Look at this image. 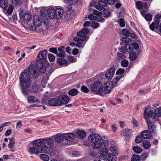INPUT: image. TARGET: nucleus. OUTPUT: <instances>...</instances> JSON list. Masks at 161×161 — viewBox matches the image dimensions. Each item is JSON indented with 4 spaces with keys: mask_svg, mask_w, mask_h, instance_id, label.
I'll use <instances>...</instances> for the list:
<instances>
[{
    "mask_svg": "<svg viewBox=\"0 0 161 161\" xmlns=\"http://www.w3.org/2000/svg\"><path fill=\"white\" fill-rule=\"evenodd\" d=\"M37 69L35 65H30L29 68L25 69L19 77L20 81V89L24 95H26V87H29L31 83L30 79L31 74L33 79L36 80L40 75V73H44L46 70V66L40 60H37L36 63Z\"/></svg>",
    "mask_w": 161,
    "mask_h": 161,
    "instance_id": "obj_1",
    "label": "nucleus"
},
{
    "mask_svg": "<svg viewBox=\"0 0 161 161\" xmlns=\"http://www.w3.org/2000/svg\"><path fill=\"white\" fill-rule=\"evenodd\" d=\"M53 145V142L52 138L38 139L33 142V146L30 147L29 152L31 154H36L40 153H46L47 150L46 147L51 148Z\"/></svg>",
    "mask_w": 161,
    "mask_h": 161,
    "instance_id": "obj_2",
    "label": "nucleus"
},
{
    "mask_svg": "<svg viewBox=\"0 0 161 161\" xmlns=\"http://www.w3.org/2000/svg\"><path fill=\"white\" fill-rule=\"evenodd\" d=\"M88 140L92 142V146L95 149H100L102 145L107 146L108 143V139L105 136H101L98 134H93L88 137Z\"/></svg>",
    "mask_w": 161,
    "mask_h": 161,
    "instance_id": "obj_3",
    "label": "nucleus"
},
{
    "mask_svg": "<svg viewBox=\"0 0 161 161\" xmlns=\"http://www.w3.org/2000/svg\"><path fill=\"white\" fill-rule=\"evenodd\" d=\"M89 32L90 31L87 29H85L77 32V35L80 37L75 36L73 38V40L75 41L78 42V43H76L75 46L76 47L79 48L82 47L81 44L84 41L86 42L88 40L89 37L87 36H86Z\"/></svg>",
    "mask_w": 161,
    "mask_h": 161,
    "instance_id": "obj_4",
    "label": "nucleus"
},
{
    "mask_svg": "<svg viewBox=\"0 0 161 161\" xmlns=\"http://www.w3.org/2000/svg\"><path fill=\"white\" fill-rule=\"evenodd\" d=\"M89 88L92 92L97 95L102 96L105 95L103 84L99 81H97L90 84Z\"/></svg>",
    "mask_w": 161,
    "mask_h": 161,
    "instance_id": "obj_5",
    "label": "nucleus"
},
{
    "mask_svg": "<svg viewBox=\"0 0 161 161\" xmlns=\"http://www.w3.org/2000/svg\"><path fill=\"white\" fill-rule=\"evenodd\" d=\"M161 15L159 14H156L155 16V21L153 22L149 25L150 29L152 31H154L155 28L156 29L159 28L160 19Z\"/></svg>",
    "mask_w": 161,
    "mask_h": 161,
    "instance_id": "obj_6",
    "label": "nucleus"
},
{
    "mask_svg": "<svg viewBox=\"0 0 161 161\" xmlns=\"http://www.w3.org/2000/svg\"><path fill=\"white\" fill-rule=\"evenodd\" d=\"M58 98L59 106L68 103L70 100L69 97L65 95L58 96Z\"/></svg>",
    "mask_w": 161,
    "mask_h": 161,
    "instance_id": "obj_7",
    "label": "nucleus"
},
{
    "mask_svg": "<svg viewBox=\"0 0 161 161\" xmlns=\"http://www.w3.org/2000/svg\"><path fill=\"white\" fill-rule=\"evenodd\" d=\"M47 50H44L40 51L37 55L38 58L40 60L44 61V62L47 60Z\"/></svg>",
    "mask_w": 161,
    "mask_h": 161,
    "instance_id": "obj_8",
    "label": "nucleus"
},
{
    "mask_svg": "<svg viewBox=\"0 0 161 161\" xmlns=\"http://www.w3.org/2000/svg\"><path fill=\"white\" fill-rule=\"evenodd\" d=\"M115 70V68L114 66L111 67L105 73L106 77L108 80L111 79L114 75Z\"/></svg>",
    "mask_w": 161,
    "mask_h": 161,
    "instance_id": "obj_9",
    "label": "nucleus"
},
{
    "mask_svg": "<svg viewBox=\"0 0 161 161\" xmlns=\"http://www.w3.org/2000/svg\"><path fill=\"white\" fill-rule=\"evenodd\" d=\"M150 106H147L146 107L144 113V116L145 119H148L153 116V112L151 110H149Z\"/></svg>",
    "mask_w": 161,
    "mask_h": 161,
    "instance_id": "obj_10",
    "label": "nucleus"
},
{
    "mask_svg": "<svg viewBox=\"0 0 161 161\" xmlns=\"http://www.w3.org/2000/svg\"><path fill=\"white\" fill-rule=\"evenodd\" d=\"M46 103H47L49 106H59L58 97L57 98H52L46 101Z\"/></svg>",
    "mask_w": 161,
    "mask_h": 161,
    "instance_id": "obj_11",
    "label": "nucleus"
},
{
    "mask_svg": "<svg viewBox=\"0 0 161 161\" xmlns=\"http://www.w3.org/2000/svg\"><path fill=\"white\" fill-rule=\"evenodd\" d=\"M55 12V9L51 7L47 9L45 12L47 13L48 17L50 19H52L54 18H56Z\"/></svg>",
    "mask_w": 161,
    "mask_h": 161,
    "instance_id": "obj_12",
    "label": "nucleus"
},
{
    "mask_svg": "<svg viewBox=\"0 0 161 161\" xmlns=\"http://www.w3.org/2000/svg\"><path fill=\"white\" fill-rule=\"evenodd\" d=\"M115 0H101L98 2L99 5H101L104 7H106L107 4L109 5L113 4Z\"/></svg>",
    "mask_w": 161,
    "mask_h": 161,
    "instance_id": "obj_13",
    "label": "nucleus"
},
{
    "mask_svg": "<svg viewBox=\"0 0 161 161\" xmlns=\"http://www.w3.org/2000/svg\"><path fill=\"white\" fill-rule=\"evenodd\" d=\"M41 18L43 22L46 25L48 24L49 22V19L47 17V16L45 11H41Z\"/></svg>",
    "mask_w": 161,
    "mask_h": 161,
    "instance_id": "obj_14",
    "label": "nucleus"
},
{
    "mask_svg": "<svg viewBox=\"0 0 161 161\" xmlns=\"http://www.w3.org/2000/svg\"><path fill=\"white\" fill-rule=\"evenodd\" d=\"M33 25L35 27L40 26L42 24L41 20L39 16L37 15H35L33 18Z\"/></svg>",
    "mask_w": 161,
    "mask_h": 161,
    "instance_id": "obj_15",
    "label": "nucleus"
},
{
    "mask_svg": "<svg viewBox=\"0 0 161 161\" xmlns=\"http://www.w3.org/2000/svg\"><path fill=\"white\" fill-rule=\"evenodd\" d=\"M56 14V19H60L64 13V10L61 8H56L55 9Z\"/></svg>",
    "mask_w": 161,
    "mask_h": 161,
    "instance_id": "obj_16",
    "label": "nucleus"
},
{
    "mask_svg": "<svg viewBox=\"0 0 161 161\" xmlns=\"http://www.w3.org/2000/svg\"><path fill=\"white\" fill-rule=\"evenodd\" d=\"M99 152L100 153L101 155L99 156L98 157H97L96 158H98L100 157H103V158L104 159H106V161H107V159L105 157V156H106L107 155H108V149L105 147H103L100 150Z\"/></svg>",
    "mask_w": 161,
    "mask_h": 161,
    "instance_id": "obj_17",
    "label": "nucleus"
},
{
    "mask_svg": "<svg viewBox=\"0 0 161 161\" xmlns=\"http://www.w3.org/2000/svg\"><path fill=\"white\" fill-rule=\"evenodd\" d=\"M64 50L65 47L63 46L58 48V50L59 53L58 52L57 56L60 58H64L65 54Z\"/></svg>",
    "mask_w": 161,
    "mask_h": 161,
    "instance_id": "obj_18",
    "label": "nucleus"
},
{
    "mask_svg": "<svg viewBox=\"0 0 161 161\" xmlns=\"http://www.w3.org/2000/svg\"><path fill=\"white\" fill-rule=\"evenodd\" d=\"M151 133L149 130H146L141 132V135L143 138L148 139L151 136Z\"/></svg>",
    "mask_w": 161,
    "mask_h": 161,
    "instance_id": "obj_19",
    "label": "nucleus"
},
{
    "mask_svg": "<svg viewBox=\"0 0 161 161\" xmlns=\"http://www.w3.org/2000/svg\"><path fill=\"white\" fill-rule=\"evenodd\" d=\"M147 123L148 125V128L150 132H155V127L154 123L153 122H151L150 120H147Z\"/></svg>",
    "mask_w": 161,
    "mask_h": 161,
    "instance_id": "obj_20",
    "label": "nucleus"
},
{
    "mask_svg": "<svg viewBox=\"0 0 161 161\" xmlns=\"http://www.w3.org/2000/svg\"><path fill=\"white\" fill-rule=\"evenodd\" d=\"M73 14L72 13L71 9H68L67 10L64 15V17L66 20H71L73 17Z\"/></svg>",
    "mask_w": 161,
    "mask_h": 161,
    "instance_id": "obj_21",
    "label": "nucleus"
},
{
    "mask_svg": "<svg viewBox=\"0 0 161 161\" xmlns=\"http://www.w3.org/2000/svg\"><path fill=\"white\" fill-rule=\"evenodd\" d=\"M30 14V13L28 12L25 14V16L22 20L23 22H25L24 23H26L27 24L28 22L32 19Z\"/></svg>",
    "mask_w": 161,
    "mask_h": 161,
    "instance_id": "obj_22",
    "label": "nucleus"
},
{
    "mask_svg": "<svg viewBox=\"0 0 161 161\" xmlns=\"http://www.w3.org/2000/svg\"><path fill=\"white\" fill-rule=\"evenodd\" d=\"M64 138L65 140L70 141L72 140V139L74 138L75 135L74 133H68L67 134H63Z\"/></svg>",
    "mask_w": 161,
    "mask_h": 161,
    "instance_id": "obj_23",
    "label": "nucleus"
},
{
    "mask_svg": "<svg viewBox=\"0 0 161 161\" xmlns=\"http://www.w3.org/2000/svg\"><path fill=\"white\" fill-rule=\"evenodd\" d=\"M8 6V0H0V7L6 10Z\"/></svg>",
    "mask_w": 161,
    "mask_h": 161,
    "instance_id": "obj_24",
    "label": "nucleus"
},
{
    "mask_svg": "<svg viewBox=\"0 0 161 161\" xmlns=\"http://www.w3.org/2000/svg\"><path fill=\"white\" fill-rule=\"evenodd\" d=\"M76 135L80 139H83L86 136V133L84 130H79L76 132Z\"/></svg>",
    "mask_w": 161,
    "mask_h": 161,
    "instance_id": "obj_25",
    "label": "nucleus"
},
{
    "mask_svg": "<svg viewBox=\"0 0 161 161\" xmlns=\"http://www.w3.org/2000/svg\"><path fill=\"white\" fill-rule=\"evenodd\" d=\"M101 11L103 12L102 14L103 15V17L106 18L111 16V12L108 9H106L104 8V10H102Z\"/></svg>",
    "mask_w": 161,
    "mask_h": 161,
    "instance_id": "obj_26",
    "label": "nucleus"
},
{
    "mask_svg": "<svg viewBox=\"0 0 161 161\" xmlns=\"http://www.w3.org/2000/svg\"><path fill=\"white\" fill-rule=\"evenodd\" d=\"M133 130L130 129H125L124 130L123 135L125 136L129 137L133 136Z\"/></svg>",
    "mask_w": 161,
    "mask_h": 161,
    "instance_id": "obj_27",
    "label": "nucleus"
},
{
    "mask_svg": "<svg viewBox=\"0 0 161 161\" xmlns=\"http://www.w3.org/2000/svg\"><path fill=\"white\" fill-rule=\"evenodd\" d=\"M106 159L108 161H116L117 158L114 153H109L107 156Z\"/></svg>",
    "mask_w": 161,
    "mask_h": 161,
    "instance_id": "obj_28",
    "label": "nucleus"
},
{
    "mask_svg": "<svg viewBox=\"0 0 161 161\" xmlns=\"http://www.w3.org/2000/svg\"><path fill=\"white\" fill-rule=\"evenodd\" d=\"M68 63L67 61L64 58H58L57 59V63L58 65H63L66 64Z\"/></svg>",
    "mask_w": 161,
    "mask_h": 161,
    "instance_id": "obj_29",
    "label": "nucleus"
},
{
    "mask_svg": "<svg viewBox=\"0 0 161 161\" xmlns=\"http://www.w3.org/2000/svg\"><path fill=\"white\" fill-rule=\"evenodd\" d=\"M31 85L30 86L29 88L30 87ZM26 90L27 91L26 95H25V96L27 95V93H28L29 92H35L38 90L37 87L36 86L33 85L32 86V87L30 89H28L29 87H26Z\"/></svg>",
    "mask_w": 161,
    "mask_h": 161,
    "instance_id": "obj_30",
    "label": "nucleus"
},
{
    "mask_svg": "<svg viewBox=\"0 0 161 161\" xmlns=\"http://www.w3.org/2000/svg\"><path fill=\"white\" fill-rule=\"evenodd\" d=\"M132 149L134 152L137 154L140 153H142L143 151L142 149L137 146H133L132 147Z\"/></svg>",
    "mask_w": 161,
    "mask_h": 161,
    "instance_id": "obj_31",
    "label": "nucleus"
},
{
    "mask_svg": "<svg viewBox=\"0 0 161 161\" xmlns=\"http://www.w3.org/2000/svg\"><path fill=\"white\" fill-rule=\"evenodd\" d=\"M55 140L58 142L60 143L64 139L63 135H61L59 134H57L55 136Z\"/></svg>",
    "mask_w": 161,
    "mask_h": 161,
    "instance_id": "obj_32",
    "label": "nucleus"
},
{
    "mask_svg": "<svg viewBox=\"0 0 161 161\" xmlns=\"http://www.w3.org/2000/svg\"><path fill=\"white\" fill-rule=\"evenodd\" d=\"M114 84L113 82L110 80L106 82L104 85V86L108 87L111 89L114 87Z\"/></svg>",
    "mask_w": 161,
    "mask_h": 161,
    "instance_id": "obj_33",
    "label": "nucleus"
},
{
    "mask_svg": "<svg viewBox=\"0 0 161 161\" xmlns=\"http://www.w3.org/2000/svg\"><path fill=\"white\" fill-rule=\"evenodd\" d=\"M129 58L130 60L133 61L137 58V55L136 52L130 53H129Z\"/></svg>",
    "mask_w": 161,
    "mask_h": 161,
    "instance_id": "obj_34",
    "label": "nucleus"
},
{
    "mask_svg": "<svg viewBox=\"0 0 161 161\" xmlns=\"http://www.w3.org/2000/svg\"><path fill=\"white\" fill-rule=\"evenodd\" d=\"M78 94V92L77 89L73 88L69 91L68 94L70 96H74L77 95Z\"/></svg>",
    "mask_w": 161,
    "mask_h": 161,
    "instance_id": "obj_35",
    "label": "nucleus"
},
{
    "mask_svg": "<svg viewBox=\"0 0 161 161\" xmlns=\"http://www.w3.org/2000/svg\"><path fill=\"white\" fill-rule=\"evenodd\" d=\"M12 4L15 6H20L21 5L22 2L20 0H12Z\"/></svg>",
    "mask_w": 161,
    "mask_h": 161,
    "instance_id": "obj_36",
    "label": "nucleus"
},
{
    "mask_svg": "<svg viewBox=\"0 0 161 161\" xmlns=\"http://www.w3.org/2000/svg\"><path fill=\"white\" fill-rule=\"evenodd\" d=\"M142 145L145 149H148L151 147V144L148 142L147 141H143L142 142Z\"/></svg>",
    "mask_w": 161,
    "mask_h": 161,
    "instance_id": "obj_37",
    "label": "nucleus"
},
{
    "mask_svg": "<svg viewBox=\"0 0 161 161\" xmlns=\"http://www.w3.org/2000/svg\"><path fill=\"white\" fill-rule=\"evenodd\" d=\"M37 98L34 96H30L28 97V102L29 103H35L37 101Z\"/></svg>",
    "mask_w": 161,
    "mask_h": 161,
    "instance_id": "obj_38",
    "label": "nucleus"
},
{
    "mask_svg": "<svg viewBox=\"0 0 161 161\" xmlns=\"http://www.w3.org/2000/svg\"><path fill=\"white\" fill-rule=\"evenodd\" d=\"M15 143V142L14 137H11L9 139V143L8 144V147L9 148L12 147Z\"/></svg>",
    "mask_w": 161,
    "mask_h": 161,
    "instance_id": "obj_39",
    "label": "nucleus"
},
{
    "mask_svg": "<svg viewBox=\"0 0 161 161\" xmlns=\"http://www.w3.org/2000/svg\"><path fill=\"white\" fill-rule=\"evenodd\" d=\"M123 34L126 36H129L130 35V33L129 30L127 29H123L122 30Z\"/></svg>",
    "mask_w": 161,
    "mask_h": 161,
    "instance_id": "obj_40",
    "label": "nucleus"
},
{
    "mask_svg": "<svg viewBox=\"0 0 161 161\" xmlns=\"http://www.w3.org/2000/svg\"><path fill=\"white\" fill-rule=\"evenodd\" d=\"M40 157L41 159L44 161H48L49 159L48 156L45 154H41Z\"/></svg>",
    "mask_w": 161,
    "mask_h": 161,
    "instance_id": "obj_41",
    "label": "nucleus"
},
{
    "mask_svg": "<svg viewBox=\"0 0 161 161\" xmlns=\"http://www.w3.org/2000/svg\"><path fill=\"white\" fill-rule=\"evenodd\" d=\"M117 59L119 60H122L124 59L125 56L123 54L117 52Z\"/></svg>",
    "mask_w": 161,
    "mask_h": 161,
    "instance_id": "obj_42",
    "label": "nucleus"
},
{
    "mask_svg": "<svg viewBox=\"0 0 161 161\" xmlns=\"http://www.w3.org/2000/svg\"><path fill=\"white\" fill-rule=\"evenodd\" d=\"M131 39L127 37H124L122 38V41L124 43L128 44L131 42Z\"/></svg>",
    "mask_w": 161,
    "mask_h": 161,
    "instance_id": "obj_43",
    "label": "nucleus"
},
{
    "mask_svg": "<svg viewBox=\"0 0 161 161\" xmlns=\"http://www.w3.org/2000/svg\"><path fill=\"white\" fill-rule=\"evenodd\" d=\"M140 158L139 155L134 154L131 158V161H140Z\"/></svg>",
    "mask_w": 161,
    "mask_h": 161,
    "instance_id": "obj_44",
    "label": "nucleus"
},
{
    "mask_svg": "<svg viewBox=\"0 0 161 161\" xmlns=\"http://www.w3.org/2000/svg\"><path fill=\"white\" fill-rule=\"evenodd\" d=\"M96 20H97L98 22L101 23H103L105 22V19L103 18L101 16V15H99L98 16H97Z\"/></svg>",
    "mask_w": 161,
    "mask_h": 161,
    "instance_id": "obj_45",
    "label": "nucleus"
},
{
    "mask_svg": "<svg viewBox=\"0 0 161 161\" xmlns=\"http://www.w3.org/2000/svg\"><path fill=\"white\" fill-rule=\"evenodd\" d=\"M49 51L56 54L57 56L58 50L57 47H52L49 49Z\"/></svg>",
    "mask_w": 161,
    "mask_h": 161,
    "instance_id": "obj_46",
    "label": "nucleus"
},
{
    "mask_svg": "<svg viewBox=\"0 0 161 161\" xmlns=\"http://www.w3.org/2000/svg\"><path fill=\"white\" fill-rule=\"evenodd\" d=\"M48 57L49 60L51 62H53L55 60V57L54 55L51 53H49L48 54Z\"/></svg>",
    "mask_w": 161,
    "mask_h": 161,
    "instance_id": "obj_47",
    "label": "nucleus"
},
{
    "mask_svg": "<svg viewBox=\"0 0 161 161\" xmlns=\"http://www.w3.org/2000/svg\"><path fill=\"white\" fill-rule=\"evenodd\" d=\"M125 70L124 69L119 68L117 70L116 74L117 75H124L123 74L125 72Z\"/></svg>",
    "mask_w": 161,
    "mask_h": 161,
    "instance_id": "obj_48",
    "label": "nucleus"
},
{
    "mask_svg": "<svg viewBox=\"0 0 161 161\" xmlns=\"http://www.w3.org/2000/svg\"><path fill=\"white\" fill-rule=\"evenodd\" d=\"M121 65L123 67H126L129 64L128 61L125 59H123L121 61Z\"/></svg>",
    "mask_w": 161,
    "mask_h": 161,
    "instance_id": "obj_49",
    "label": "nucleus"
},
{
    "mask_svg": "<svg viewBox=\"0 0 161 161\" xmlns=\"http://www.w3.org/2000/svg\"><path fill=\"white\" fill-rule=\"evenodd\" d=\"M99 24L96 22L93 21L91 25L92 27L94 29H96L99 26Z\"/></svg>",
    "mask_w": 161,
    "mask_h": 161,
    "instance_id": "obj_50",
    "label": "nucleus"
},
{
    "mask_svg": "<svg viewBox=\"0 0 161 161\" xmlns=\"http://www.w3.org/2000/svg\"><path fill=\"white\" fill-rule=\"evenodd\" d=\"M144 18L147 21H150L152 19V16L151 14L148 13L146 14Z\"/></svg>",
    "mask_w": 161,
    "mask_h": 161,
    "instance_id": "obj_51",
    "label": "nucleus"
},
{
    "mask_svg": "<svg viewBox=\"0 0 161 161\" xmlns=\"http://www.w3.org/2000/svg\"><path fill=\"white\" fill-rule=\"evenodd\" d=\"M13 9L14 7L13 5H10L9 6L7 11V13L8 14H11L12 13Z\"/></svg>",
    "mask_w": 161,
    "mask_h": 161,
    "instance_id": "obj_52",
    "label": "nucleus"
},
{
    "mask_svg": "<svg viewBox=\"0 0 161 161\" xmlns=\"http://www.w3.org/2000/svg\"><path fill=\"white\" fill-rule=\"evenodd\" d=\"M142 137L141 136H137L135 140V142L136 143H140L142 142Z\"/></svg>",
    "mask_w": 161,
    "mask_h": 161,
    "instance_id": "obj_53",
    "label": "nucleus"
},
{
    "mask_svg": "<svg viewBox=\"0 0 161 161\" xmlns=\"http://www.w3.org/2000/svg\"><path fill=\"white\" fill-rule=\"evenodd\" d=\"M136 4L138 9H141L142 8V3L141 1H137L136 3Z\"/></svg>",
    "mask_w": 161,
    "mask_h": 161,
    "instance_id": "obj_54",
    "label": "nucleus"
},
{
    "mask_svg": "<svg viewBox=\"0 0 161 161\" xmlns=\"http://www.w3.org/2000/svg\"><path fill=\"white\" fill-rule=\"evenodd\" d=\"M81 91L85 93H87L89 92L88 88L85 86H82L81 88Z\"/></svg>",
    "mask_w": 161,
    "mask_h": 161,
    "instance_id": "obj_55",
    "label": "nucleus"
},
{
    "mask_svg": "<svg viewBox=\"0 0 161 161\" xmlns=\"http://www.w3.org/2000/svg\"><path fill=\"white\" fill-rule=\"evenodd\" d=\"M119 23L120 26L122 27H124L125 26V23L124 22V19L123 18H120L119 21Z\"/></svg>",
    "mask_w": 161,
    "mask_h": 161,
    "instance_id": "obj_56",
    "label": "nucleus"
},
{
    "mask_svg": "<svg viewBox=\"0 0 161 161\" xmlns=\"http://www.w3.org/2000/svg\"><path fill=\"white\" fill-rule=\"evenodd\" d=\"M103 87L104 89V91L103 90V91L105 93V94H109L111 92L112 89L111 88L104 86Z\"/></svg>",
    "mask_w": 161,
    "mask_h": 161,
    "instance_id": "obj_57",
    "label": "nucleus"
},
{
    "mask_svg": "<svg viewBox=\"0 0 161 161\" xmlns=\"http://www.w3.org/2000/svg\"><path fill=\"white\" fill-rule=\"evenodd\" d=\"M126 47H128V48H127L126 50L128 52L130 53H132L134 52L133 51V48L130 45V44H126Z\"/></svg>",
    "mask_w": 161,
    "mask_h": 161,
    "instance_id": "obj_58",
    "label": "nucleus"
},
{
    "mask_svg": "<svg viewBox=\"0 0 161 161\" xmlns=\"http://www.w3.org/2000/svg\"><path fill=\"white\" fill-rule=\"evenodd\" d=\"M90 24L91 22L90 21H86L83 24V26L85 28L81 30V31H82V30H84L85 29H87L89 31V30H88L87 28H86V27L89 26L90 25Z\"/></svg>",
    "mask_w": 161,
    "mask_h": 161,
    "instance_id": "obj_59",
    "label": "nucleus"
},
{
    "mask_svg": "<svg viewBox=\"0 0 161 161\" xmlns=\"http://www.w3.org/2000/svg\"><path fill=\"white\" fill-rule=\"evenodd\" d=\"M66 1L71 4L75 5L78 3L79 0H66Z\"/></svg>",
    "mask_w": 161,
    "mask_h": 161,
    "instance_id": "obj_60",
    "label": "nucleus"
},
{
    "mask_svg": "<svg viewBox=\"0 0 161 161\" xmlns=\"http://www.w3.org/2000/svg\"><path fill=\"white\" fill-rule=\"evenodd\" d=\"M97 16H94L92 13L88 15V18L89 20H96Z\"/></svg>",
    "mask_w": 161,
    "mask_h": 161,
    "instance_id": "obj_61",
    "label": "nucleus"
},
{
    "mask_svg": "<svg viewBox=\"0 0 161 161\" xmlns=\"http://www.w3.org/2000/svg\"><path fill=\"white\" fill-rule=\"evenodd\" d=\"M69 61L71 62H75L76 61V58H74L73 56H68Z\"/></svg>",
    "mask_w": 161,
    "mask_h": 161,
    "instance_id": "obj_62",
    "label": "nucleus"
},
{
    "mask_svg": "<svg viewBox=\"0 0 161 161\" xmlns=\"http://www.w3.org/2000/svg\"><path fill=\"white\" fill-rule=\"evenodd\" d=\"M97 155V153L94 151H91L89 153V156L91 157H95Z\"/></svg>",
    "mask_w": 161,
    "mask_h": 161,
    "instance_id": "obj_63",
    "label": "nucleus"
},
{
    "mask_svg": "<svg viewBox=\"0 0 161 161\" xmlns=\"http://www.w3.org/2000/svg\"><path fill=\"white\" fill-rule=\"evenodd\" d=\"M132 47L135 49H137L139 47L138 44L136 42H133L131 43Z\"/></svg>",
    "mask_w": 161,
    "mask_h": 161,
    "instance_id": "obj_64",
    "label": "nucleus"
}]
</instances>
